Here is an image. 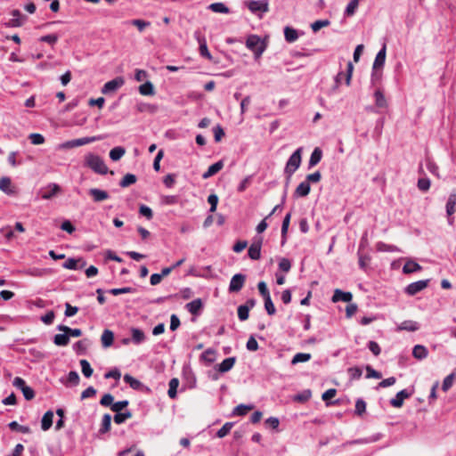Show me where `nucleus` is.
<instances>
[{
	"mask_svg": "<svg viewBox=\"0 0 456 456\" xmlns=\"http://www.w3.org/2000/svg\"><path fill=\"white\" fill-rule=\"evenodd\" d=\"M85 166L100 175H106L109 172L108 167L103 159L94 153H88L85 157Z\"/></svg>",
	"mask_w": 456,
	"mask_h": 456,
	"instance_id": "obj_1",
	"label": "nucleus"
},
{
	"mask_svg": "<svg viewBox=\"0 0 456 456\" xmlns=\"http://www.w3.org/2000/svg\"><path fill=\"white\" fill-rule=\"evenodd\" d=\"M246 46L254 53L256 59L262 55L266 47L265 44L256 35H251L247 38Z\"/></svg>",
	"mask_w": 456,
	"mask_h": 456,
	"instance_id": "obj_2",
	"label": "nucleus"
},
{
	"mask_svg": "<svg viewBox=\"0 0 456 456\" xmlns=\"http://www.w3.org/2000/svg\"><path fill=\"white\" fill-rule=\"evenodd\" d=\"M301 152H302V148H298L297 150H296L292 153V155L289 157V159L286 164L284 172L288 176V180L296 172V170L300 167Z\"/></svg>",
	"mask_w": 456,
	"mask_h": 456,
	"instance_id": "obj_3",
	"label": "nucleus"
},
{
	"mask_svg": "<svg viewBox=\"0 0 456 456\" xmlns=\"http://www.w3.org/2000/svg\"><path fill=\"white\" fill-rule=\"evenodd\" d=\"M245 5L252 13L257 12H267L269 11V4L267 0H248Z\"/></svg>",
	"mask_w": 456,
	"mask_h": 456,
	"instance_id": "obj_4",
	"label": "nucleus"
},
{
	"mask_svg": "<svg viewBox=\"0 0 456 456\" xmlns=\"http://www.w3.org/2000/svg\"><path fill=\"white\" fill-rule=\"evenodd\" d=\"M246 275L242 273L234 274L230 281L229 292H239L244 286Z\"/></svg>",
	"mask_w": 456,
	"mask_h": 456,
	"instance_id": "obj_5",
	"label": "nucleus"
},
{
	"mask_svg": "<svg viewBox=\"0 0 456 456\" xmlns=\"http://www.w3.org/2000/svg\"><path fill=\"white\" fill-rule=\"evenodd\" d=\"M124 84L125 79L122 77H118L105 83L101 91L103 94H108L111 92H115L116 90L120 88Z\"/></svg>",
	"mask_w": 456,
	"mask_h": 456,
	"instance_id": "obj_6",
	"label": "nucleus"
},
{
	"mask_svg": "<svg viewBox=\"0 0 456 456\" xmlns=\"http://www.w3.org/2000/svg\"><path fill=\"white\" fill-rule=\"evenodd\" d=\"M11 14L13 18L4 24L7 28L21 27L27 20V16L22 15L18 9L12 10Z\"/></svg>",
	"mask_w": 456,
	"mask_h": 456,
	"instance_id": "obj_7",
	"label": "nucleus"
},
{
	"mask_svg": "<svg viewBox=\"0 0 456 456\" xmlns=\"http://www.w3.org/2000/svg\"><path fill=\"white\" fill-rule=\"evenodd\" d=\"M428 285V280H421L415 282H411L405 288V293L408 294L409 296H414L419 291L426 289Z\"/></svg>",
	"mask_w": 456,
	"mask_h": 456,
	"instance_id": "obj_8",
	"label": "nucleus"
},
{
	"mask_svg": "<svg viewBox=\"0 0 456 456\" xmlns=\"http://www.w3.org/2000/svg\"><path fill=\"white\" fill-rule=\"evenodd\" d=\"M61 191V187L57 183H50L47 187L40 190V194L44 200H51Z\"/></svg>",
	"mask_w": 456,
	"mask_h": 456,
	"instance_id": "obj_9",
	"label": "nucleus"
},
{
	"mask_svg": "<svg viewBox=\"0 0 456 456\" xmlns=\"http://www.w3.org/2000/svg\"><path fill=\"white\" fill-rule=\"evenodd\" d=\"M411 392H409L407 389H403L399 391L394 398L390 400V404L393 407L400 408L403 404L404 399L409 398L411 395Z\"/></svg>",
	"mask_w": 456,
	"mask_h": 456,
	"instance_id": "obj_10",
	"label": "nucleus"
},
{
	"mask_svg": "<svg viewBox=\"0 0 456 456\" xmlns=\"http://www.w3.org/2000/svg\"><path fill=\"white\" fill-rule=\"evenodd\" d=\"M261 248L262 239L260 238L257 241H254L248 250V255L252 260H258L261 257Z\"/></svg>",
	"mask_w": 456,
	"mask_h": 456,
	"instance_id": "obj_11",
	"label": "nucleus"
},
{
	"mask_svg": "<svg viewBox=\"0 0 456 456\" xmlns=\"http://www.w3.org/2000/svg\"><path fill=\"white\" fill-rule=\"evenodd\" d=\"M353 298V295L351 292H344L339 289H335L334 294L332 296V301L334 303L338 301H343L349 303Z\"/></svg>",
	"mask_w": 456,
	"mask_h": 456,
	"instance_id": "obj_12",
	"label": "nucleus"
},
{
	"mask_svg": "<svg viewBox=\"0 0 456 456\" xmlns=\"http://www.w3.org/2000/svg\"><path fill=\"white\" fill-rule=\"evenodd\" d=\"M185 307L191 314L198 315L203 307V303L200 298H197L186 304Z\"/></svg>",
	"mask_w": 456,
	"mask_h": 456,
	"instance_id": "obj_13",
	"label": "nucleus"
},
{
	"mask_svg": "<svg viewBox=\"0 0 456 456\" xmlns=\"http://www.w3.org/2000/svg\"><path fill=\"white\" fill-rule=\"evenodd\" d=\"M386 45L379 51L373 62L372 69H378L384 66L386 61Z\"/></svg>",
	"mask_w": 456,
	"mask_h": 456,
	"instance_id": "obj_14",
	"label": "nucleus"
},
{
	"mask_svg": "<svg viewBox=\"0 0 456 456\" xmlns=\"http://www.w3.org/2000/svg\"><path fill=\"white\" fill-rule=\"evenodd\" d=\"M224 167V162L223 160H219L216 162L215 164L211 165L208 169L202 175L203 179H208L213 175H215L216 173H218L222 168Z\"/></svg>",
	"mask_w": 456,
	"mask_h": 456,
	"instance_id": "obj_15",
	"label": "nucleus"
},
{
	"mask_svg": "<svg viewBox=\"0 0 456 456\" xmlns=\"http://www.w3.org/2000/svg\"><path fill=\"white\" fill-rule=\"evenodd\" d=\"M89 194L93 197L95 202L103 201L109 198V193L106 191L100 190L97 188L90 189Z\"/></svg>",
	"mask_w": 456,
	"mask_h": 456,
	"instance_id": "obj_16",
	"label": "nucleus"
},
{
	"mask_svg": "<svg viewBox=\"0 0 456 456\" xmlns=\"http://www.w3.org/2000/svg\"><path fill=\"white\" fill-rule=\"evenodd\" d=\"M311 186L305 180L300 183L295 190V197H305L309 194Z\"/></svg>",
	"mask_w": 456,
	"mask_h": 456,
	"instance_id": "obj_17",
	"label": "nucleus"
},
{
	"mask_svg": "<svg viewBox=\"0 0 456 456\" xmlns=\"http://www.w3.org/2000/svg\"><path fill=\"white\" fill-rule=\"evenodd\" d=\"M235 362H236L235 357L226 358L221 363H219L217 365V370L222 373L227 372L233 367Z\"/></svg>",
	"mask_w": 456,
	"mask_h": 456,
	"instance_id": "obj_18",
	"label": "nucleus"
},
{
	"mask_svg": "<svg viewBox=\"0 0 456 456\" xmlns=\"http://www.w3.org/2000/svg\"><path fill=\"white\" fill-rule=\"evenodd\" d=\"M114 333L110 330H104L101 341L103 347H110L113 344Z\"/></svg>",
	"mask_w": 456,
	"mask_h": 456,
	"instance_id": "obj_19",
	"label": "nucleus"
},
{
	"mask_svg": "<svg viewBox=\"0 0 456 456\" xmlns=\"http://www.w3.org/2000/svg\"><path fill=\"white\" fill-rule=\"evenodd\" d=\"M53 412L47 411L41 420V428L44 431L48 430L53 425Z\"/></svg>",
	"mask_w": 456,
	"mask_h": 456,
	"instance_id": "obj_20",
	"label": "nucleus"
},
{
	"mask_svg": "<svg viewBox=\"0 0 456 456\" xmlns=\"http://www.w3.org/2000/svg\"><path fill=\"white\" fill-rule=\"evenodd\" d=\"M322 157V150L318 147L315 148L310 156L308 167L312 168L314 166H316L321 161Z\"/></svg>",
	"mask_w": 456,
	"mask_h": 456,
	"instance_id": "obj_21",
	"label": "nucleus"
},
{
	"mask_svg": "<svg viewBox=\"0 0 456 456\" xmlns=\"http://www.w3.org/2000/svg\"><path fill=\"white\" fill-rule=\"evenodd\" d=\"M290 218H291V213H288L283 221H282V224H281V245H284V243L286 242V240H287V233H288V230H289V223H290Z\"/></svg>",
	"mask_w": 456,
	"mask_h": 456,
	"instance_id": "obj_22",
	"label": "nucleus"
},
{
	"mask_svg": "<svg viewBox=\"0 0 456 456\" xmlns=\"http://www.w3.org/2000/svg\"><path fill=\"white\" fill-rule=\"evenodd\" d=\"M419 328L418 322L414 321H404L398 327L397 330H407V331H416Z\"/></svg>",
	"mask_w": 456,
	"mask_h": 456,
	"instance_id": "obj_23",
	"label": "nucleus"
},
{
	"mask_svg": "<svg viewBox=\"0 0 456 456\" xmlns=\"http://www.w3.org/2000/svg\"><path fill=\"white\" fill-rule=\"evenodd\" d=\"M197 39L200 43V53L201 56L208 59V60H211L212 59V55L211 53H209L208 49V46H207V42H206V39L204 37H200V35L197 36Z\"/></svg>",
	"mask_w": 456,
	"mask_h": 456,
	"instance_id": "obj_24",
	"label": "nucleus"
},
{
	"mask_svg": "<svg viewBox=\"0 0 456 456\" xmlns=\"http://www.w3.org/2000/svg\"><path fill=\"white\" fill-rule=\"evenodd\" d=\"M428 349L422 345H416L412 350V355L418 360H423L428 356Z\"/></svg>",
	"mask_w": 456,
	"mask_h": 456,
	"instance_id": "obj_25",
	"label": "nucleus"
},
{
	"mask_svg": "<svg viewBox=\"0 0 456 456\" xmlns=\"http://www.w3.org/2000/svg\"><path fill=\"white\" fill-rule=\"evenodd\" d=\"M422 267L417 262L409 260L404 264L403 267V272L404 273H412L417 271H420Z\"/></svg>",
	"mask_w": 456,
	"mask_h": 456,
	"instance_id": "obj_26",
	"label": "nucleus"
},
{
	"mask_svg": "<svg viewBox=\"0 0 456 456\" xmlns=\"http://www.w3.org/2000/svg\"><path fill=\"white\" fill-rule=\"evenodd\" d=\"M57 330L67 333L69 335V337L78 338L82 335V330L80 329H71V328L62 325V324L59 325L57 327Z\"/></svg>",
	"mask_w": 456,
	"mask_h": 456,
	"instance_id": "obj_27",
	"label": "nucleus"
},
{
	"mask_svg": "<svg viewBox=\"0 0 456 456\" xmlns=\"http://www.w3.org/2000/svg\"><path fill=\"white\" fill-rule=\"evenodd\" d=\"M254 408L253 404H239L232 411L234 416H245L248 411Z\"/></svg>",
	"mask_w": 456,
	"mask_h": 456,
	"instance_id": "obj_28",
	"label": "nucleus"
},
{
	"mask_svg": "<svg viewBox=\"0 0 456 456\" xmlns=\"http://www.w3.org/2000/svg\"><path fill=\"white\" fill-rule=\"evenodd\" d=\"M126 153V149L121 146L114 147L110 151V158L113 161L119 160Z\"/></svg>",
	"mask_w": 456,
	"mask_h": 456,
	"instance_id": "obj_29",
	"label": "nucleus"
},
{
	"mask_svg": "<svg viewBox=\"0 0 456 456\" xmlns=\"http://www.w3.org/2000/svg\"><path fill=\"white\" fill-rule=\"evenodd\" d=\"M124 381L127 383L134 390H140L143 387L140 380L134 379L129 374H126L124 376Z\"/></svg>",
	"mask_w": 456,
	"mask_h": 456,
	"instance_id": "obj_30",
	"label": "nucleus"
},
{
	"mask_svg": "<svg viewBox=\"0 0 456 456\" xmlns=\"http://www.w3.org/2000/svg\"><path fill=\"white\" fill-rule=\"evenodd\" d=\"M455 206H456V192L451 193L447 203H446V213L448 216H452L455 213Z\"/></svg>",
	"mask_w": 456,
	"mask_h": 456,
	"instance_id": "obj_31",
	"label": "nucleus"
},
{
	"mask_svg": "<svg viewBox=\"0 0 456 456\" xmlns=\"http://www.w3.org/2000/svg\"><path fill=\"white\" fill-rule=\"evenodd\" d=\"M169 388L167 391V395L171 399H175L177 395V387L179 386V380L176 378H173L169 381Z\"/></svg>",
	"mask_w": 456,
	"mask_h": 456,
	"instance_id": "obj_32",
	"label": "nucleus"
},
{
	"mask_svg": "<svg viewBox=\"0 0 456 456\" xmlns=\"http://www.w3.org/2000/svg\"><path fill=\"white\" fill-rule=\"evenodd\" d=\"M375 97V104L379 108H386L387 106V100L384 96V94L380 89H378L374 93Z\"/></svg>",
	"mask_w": 456,
	"mask_h": 456,
	"instance_id": "obj_33",
	"label": "nucleus"
},
{
	"mask_svg": "<svg viewBox=\"0 0 456 456\" xmlns=\"http://www.w3.org/2000/svg\"><path fill=\"white\" fill-rule=\"evenodd\" d=\"M53 343L58 346H65L69 343V338L67 333L56 334L53 338Z\"/></svg>",
	"mask_w": 456,
	"mask_h": 456,
	"instance_id": "obj_34",
	"label": "nucleus"
},
{
	"mask_svg": "<svg viewBox=\"0 0 456 456\" xmlns=\"http://www.w3.org/2000/svg\"><path fill=\"white\" fill-rule=\"evenodd\" d=\"M137 181V177L134 174H126L119 182V185L122 188L128 187L129 185H132L135 183Z\"/></svg>",
	"mask_w": 456,
	"mask_h": 456,
	"instance_id": "obj_35",
	"label": "nucleus"
},
{
	"mask_svg": "<svg viewBox=\"0 0 456 456\" xmlns=\"http://www.w3.org/2000/svg\"><path fill=\"white\" fill-rule=\"evenodd\" d=\"M132 333V340L135 344H140L144 341L145 335L142 330L137 329V328H132L131 329Z\"/></svg>",
	"mask_w": 456,
	"mask_h": 456,
	"instance_id": "obj_36",
	"label": "nucleus"
},
{
	"mask_svg": "<svg viewBox=\"0 0 456 456\" xmlns=\"http://www.w3.org/2000/svg\"><path fill=\"white\" fill-rule=\"evenodd\" d=\"M139 92L142 95H153L154 86L151 82L147 81L139 86Z\"/></svg>",
	"mask_w": 456,
	"mask_h": 456,
	"instance_id": "obj_37",
	"label": "nucleus"
},
{
	"mask_svg": "<svg viewBox=\"0 0 456 456\" xmlns=\"http://www.w3.org/2000/svg\"><path fill=\"white\" fill-rule=\"evenodd\" d=\"M284 37L286 41L292 43L296 41L298 37L297 31L290 27H286L284 28Z\"/></svg>",
	"mask_w": 456,
	"mask_h": 456,
	"instance_id": "obj_38",
	"label": "nucleus"
},
{
	"mask_svg": "<svg viewBox=\"0 0 456 456\" xmlns=\"http://www.w3.org/2000/svg\"><path fill=\"white\" fill-rule=\"evenodd\" d=\"M11 184L12 182L9 177L4 176L0 179V190L9 195L13 193V191L11 189Z\"/></svg>",
	"mask_w": 456,
	"mask_h": 456,
	"instance_id": "obj_39",
	"label": "nucleus"
},
{
	"mask_svg": "<svg viewBox=\"0 0 456 456\" xmlns=\"http://www.w3.org/2000/svg\"><path fill=\"white\" fill-rule=\"evenodd\" d=\"M208 8L214 12L228 13L230 12L229 8L223 3H213Z\"/></svg>",
	"mask_w": 456,
	"mask_h": 456,
	"instance_id": "obj_40",
	"label": "nucleus"
},
{
	"mask_svg": "<svg viewBox=\"0 0 456 456\" xmlns=\"http://www.w3.org/2000/svg\"><path fill=\"white\" fill-rule=\"evenodd\" d=\"M8 427L12 431L20 432L22 434H28L30 432V428L28 426H21L17 421H12L8 424Z\"/></svg>",
	"mask_w": 456,
	"mask_h": 456,
	"instance_id": "obj_41",
	"label": "nucleus"
},
{
	"mask_svg": "<svg viewBox=\"0 0 456 456\" xmlns=\"http://www.w3.org/2000/svg\"><path fill=\"white\" fill-rule=\"evenodd\" d=\"M80 366L82 370V373L86 378H90L94 372L89 362L86 359L80 361Z\"/></svg>",
	"mask_w": 456,
	"mask_h": 456,
	"instance_id": "obj_42",
	"label": "nucleus"
},
{
	"mask_svg": "<svg viewBox=\"0 0 456 456\" xmlns=\"http://www.w3.org/2000/svg\"><path fill=\"white\" fill-rule=\"evenodd\" d=\"M111 416L108 413L104 414L102 420V428L100 433L104 434L110 429Z\"/></svg>",
	"mask_w": 456,
	"mask_h": 456,
	"instance_id": "obj_43",
	"label": "nucleus"
},
{
	"mask_svg": "<svg viewBox=\"0 0 456 456\" xmlns=\"http://www.w3.org/2000/svg\"><path fill=\"white\" fill-rule=\"evenodd\" d=\"M25 273H26V274H28L29 276L42 277V276L46 275L49 272L47 269L33 267V268L28 269Z\"/></svg>",
	"mask_w": 456,
	"mask_h": 456,
	"instance_id": "obj_44",
	"label": "nucleus"
},
{
	"mask_svg": "<svg viewBox=\"0 0 456 456\" xmlns=\"http://www.w3.org/2000/svg\"><path fill=\"white\" fill-rule=\"evenodd\" d=\"M311 359V354L307 353H297L292 358L291 363L297 364L298 362H305Z\"/></svg>",
	"mask_w": 456,
	"mask_h": 456,
	"instance_id": "obj_45",
	"label": "nucleus"
},
{
	"mask_svg": "<svg viewBox=\"0 0 456 456\" xmlns=\"http://www.w3.org/2000/svg\"><path fill=\"white\" fill-rule=\"evenodd\" d=\"M132 417V413L129 411H126L125 412H117L114 415V421L117 424H122L125 422L127 419H130Z\"/></svg>",
	"mask_w": 456,
	"mask_h": 456,
	"instance_id": "obj_46",
	"label": "nucleus"
},
{
	"mask_svg": "<svg viewBox=\"0 0 456 456\" xmlns=\"http://www.w3.org/2000/svg\"><path fill=\"white\" fill-rule=\"evenodd\" d=\"M359 5V0H350L348 3L346 10H345V15L346 16H353Z\"/></svg>",
	"mask_w": 456,
	"mask_h": 456,
	"instance_id": "obj_47",
	"label": "nucleus"
},
{
	"mask_svg": "<svg viewBox=\"0 0 456 456\" xmlns=\"http://www.w3.org/2000/svg\"><path fill=\"white\" fill-rule=\"evenodd\" d=\"M366 411V403L363 399L359 398L355 402L354 413L358 416H362Z\"/></svg>",
	"mask_w": 456,
	"mask_h": 456,
	"instance_id": "obj_48",
	"label": "nucleus"
},
{
	"mask_svg": "<svg viewBox=\"0 0 456 456\" xmlns=\"http://www.w3.org/2000/svg\"><path fill=\"white\" fill-rule=\"evenodd\" d=\"M101 136H91V137H83L75 139L77 147L82 146L90 142H94L95 141L101 140Z\"/></svg>",
	"mask_w": 456,
	"mask_h": 456,
	"instance_id": "obj_49",
	"label": "nucleus"
},
{
	"mask_svg": "<svg viewBox=\"0 0 456 456\" xmlns=\"http://www.w3.org/2000/svg\"><path fill=\"white\" fill-rule=\"evenodd\" d=\"M430 180L428 177H421L418 180L417 186L421 191H428L430 188Z\"/></svg>",
	"mask_w": 456,
	"mask_h": 456,
	"instance_id": "obj_50",
	"label": "nucleus"
},
{
	"mask_svg": "<svg viewBox=\"0 0 456 456\" xmlns=\"http://www.w3.org/2000/svg\"><path fill=\"white\" fill-rule=\"evenodd\" d=\"M233 426L232 422H226L217 432L216 436L219 438L224 437L228 435Z\"/></svg>",
	"mask_w": 456,
	"mask_h": 456,
	"instance_id": "obj_51",
	"label": "nucleus"
},
{
	"mask_svg": "<svg viewBox=\"0 0 456 456\" xmlns=\"http://www.w3.org/2000/svg\"><path fill=\"white\" fill-rule=\"evenodd\" d=\"M135 292V289L132 287H124L119 289H111L109 290V293L118 296L119 294H126V293H134Z\"/></svg>",
	"mask_w": 456,
	"mask_h": 456,
	"instance_id": "obj_52",
	"label": "nucleus"
},
{
	"mask_svg": "<svg viewBox=\"0 0 456 456\" xmlns=\"http://www.w3.org/2000/svg\"><path fill=\"white\" fill-rule=\"evenodd\" d=\"M248 316H249V309H248V306H245L243 305H240L239 307H238V318L240 320V321H246L248 319Z\"/></svg>",
	"mask_w": 456,
	"mask_h": 456,
	"instance_id": "obj_53",
	"label": "nucleus"
},
{
	"mask_svg": "<svg viewBox=\"0 0 456 456\" xmlns=\"http://www.w3.org/2000/svg\"><path fill=\"white\" fill-rule=\"evenodd\" d=\"M454 376V373H452L444 378L442 384L443 391L447 392L452 387Z\"/></svg>",
	"mask_w": 456,
	"mask_h": 456,
	"instance_id": "obj_54",
	"label": "nucleus"
},
{
	"mask_svg": "<svg viewBox=\"0 0 456 456\" xmlns=\"http://www.w3.org/2000/svg\"><path fill=\"white\" fill-rule=\"evenodd\" d=\"M426 162H427V168L428 169V171L436 175V177H440V175H439V172H438V167L437 165L429 158H428L426 159Z\"/></svg>",
	"mask_w": 456,
	"mask_h": 456,
	"instance_id": "obj_55",
	"label": "nucleus"
},
{
	"mask_svg": "<svg viewBox=\"0 0 456 456\" xmlns=\"http://www.w3.org/2000/svg\"><path fill=\"white\" fill-rule=\"evenodd\" d=\"M330 23V22L329 20H318L311 24V28L313 29L314 32H317L322 28L329 26Z\"/></svg>",
	"mask_w": 456,
	"mask_h": 456,
	"instance_id": "obj_56",
	"label": "nucleus"
},
{
	"mask_svg": "<svg viewBox=\"0 0 456 456\" xmlns=\"http://www.w3.org/2000/svg\"><path fill=\"white\" fill-rule=\"evenodd\" d=\"M311 391L310 390H305L302 393L295 395L294 401L299 402V403H305L307 402L311 398Z\"/></svg>",
	"mask_w": 456,
	"mask_h": 456,
	"instance_id": "obj_57",
	"label": "nucleus"
},
{
	"mask_svg": "<svg viewBox=\"0 0 456 456\" xmlns=\"http://www.w3.org/2000/svg\"><path fill=\"white\" fill-rule=\"evenodd\" d=\"M265 300V308L269 315H273L276 313V309L274 307V305L272 301L271 297H268L266 298H264Z\"/></svg>",
	"mask_w": 456,
	"mask_h": 456,
	"instance_id": "obj_58",
	"label": "nucleus"
},
{
	"mask_svg": "<svg viewBox=\"0 0 456 456\" xmlns=\"http://www.w3.org/2000/svg\"><path fill=\"white\" fill-rule=\"evenodd\" d=\"M140 215L145 216L148 220H151L153 216V212L151 208L146 205H141L139 208Z\"/></svg>",
	"mask_w": 456,
	"mask_h": 456,
	"instance_id": "obj_59",
	"label": "nucleus"
},
{
	"mask_svg": "<svg viewBox=\"0 0 456 456\" xmlns=\"http://www.w3.org/2000/svg\"><path fill=\"white\" fill-rule=\"evenodd\" d=\"M208 202L210 204L209 212L214 213L216 210L218 197L216 194H210L208 197Z\"/></svg>",
	"mask_w": 456,
	"mask_h": 456,
	"instance_id": "obj_60",
	"label": "nucleus"
},
{
	"mask_svg": "<svg viewBox=\"0 0 456 456\" xmlns=\"http://www.w3.org/2000/svg\"><path fill=\"white\" fill-rule=\"evenodd\" d=\"M366 371H367V374H366V378L367 379H371V378H373V379H381V377H382V374L379 371L374 370L370 365L366 366Z\"/></svg>",
	"mask_w": 456,
	"mask_h": 456,
	"instance_id": "obj_61",
	"label": "nucleus"
},
{
	"mask_svg": "<svg viewBox=\"0 0 456 456\" xmlns=\"http://www.w3.org/2000/svg\"><path fill=\"white\" fill-rule=\"evenodd\" d=\"M347 371L352 379H358L362 374V369L357 366L349 368Z\"/></svg>",
	"mask_w": 456,
	"mask_h": 456,
	"instance_id": "obj_62",
	"label": "nucleus"
},
{
	"mask_svg": "<svg viewBox=\"0 0 456 456\" xmlns=\"http://www.w3.org/2000/svg\"><path fill=\"white\" fill-rule=\"evenodd\" d=\"M128 401H118L111 405V411L117 412H120L124 408H126L128 405Z\"/></svg>",
	"mask_w": 456,
	"mask_h": 456,
	"instance_id": "obj_63",
	"label": "nucleus"
},
{
	"mask_svg": "<svg viewBox=\"0 0 456 456\" xmlns=\"http://www.w3.org/2000/svg\"><path fill=\"white\" fill-rule=\"evenodd\" d=\"M29 139L31 141V143L35 145L42 144L45 142V137L42 134L37 133L30 134Z\"/></svg>",
	"mask_w": 456,
	"mask_h": 456,
	"instance_id": "obj_64",
	"label": "nucleus"
}]
</instances>
